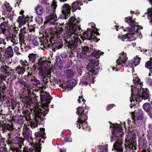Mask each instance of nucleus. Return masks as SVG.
I'll return each mask as SVG.
<instances>
[{
    "label": "nucleus",
    "instance_id": "obj_1",
    "mask_svg": "<svg viewBox=\"0 0 152 152\" xmlns=\"http://www.w3.org/2000/svg\"><path fill=\"white\" fill-rule=\"evenodd\" d=\"M79 20L73 17H71L65 26L58 24L56 28L53 31L52 34L55 35L57 37L63 36L71 51H74L78 47L80 40L77 33L80 32L78 26Z\"/></svg>",
    "mask_w": 152,
    "mask_h": 152
},
{
    "label": "nucleus",
    "instance_id": "obj_2",
    "mask_svg": "<svg viewBox=\"0 0 152 152\" xmlns=\"http://www.w3.org/2000/svg\"><path fill=\"white\" fill-rule=\"evenodd\" d=\"M131 97L130 99L131 103L132 102L134 101L133 96H134L135 99L136 101H138L140 102V99H148L149 97L148 92L147 90H144L143 89L137 88H135L133 86H131ZM134 106H135V104L134 103H132L130 104V107L132 108Z\"/></svg>",
    "mask_w": 152,
    "mask_h": 152
},
{
    "label": "nucleus",
    "instance_id": "obj_3",
    "mask_svg": "<svg viewBox=\"0 0 152 152\" xmlns=\"http://www.w3.org/2000/svg\"><path fill=\"white\" fill-rule=\"evenodd\" d=\"M24 104L25 106L29 108L30 111L28 110H25L23 111V113L25 116V118L27 121H29L31 120V116H32L33 117L34 116V114L32 113V110H34L35 108L38 109L39 110H40V106L39 105H37L36 103L33 102V100L30 99L28 98L26 99L25 100L23 101Z\"/></svg>",
    "mask_w": 152,
    "mask_h": 152
},
{
    "label": "nucleus",
    "instance_id": "obj_4",
    "mask_svg": "<svg viewBox=\"0 0 152 152\" xmlns=\"http://www.w3.org/2000/svg\"><path fill=\"white\" fill-rule=\"evenodd\" d=\"M56 4V2L53 1L51 4H48L46 6V13L48 14H50L46 17V22L48 23L54 24L55 23L57 20V17L56 14L54 13L57 7Z\"/></svg>",
    "mask_w": 152,
    "mask_h": 152
},
{
    "label": "nucleus",
    "instance_id": "obj_5",
    "mask_svg": "<svg viewBox=\"0 0 152 152\" xmlns=\"http://www.w3.org/2000/svg\"><path fill=\"white\" fill-rule=\"evenodd\" d=\"M125 20L131 26L130 27L127 28V29L129 32H132L133 31H134L135 29V26H137V29L136 31H135L134 32L132 33H129V35L131 38L132 39L134 40L137 38H141V34L138 32V30L139 29H142V27H141L140 26H137V23L132 20V18L131 17H129L126 18H125Z\"/></svg>",
    "mask_w": 152,
    "mask_h": 152
},
{
    "label": "nucleus",
    "instance_id": "obj_6",
    "mask_svg": "<svg viewBox=\"0 0 152 152\" xmlns=\"http://www.w3.org/2000/svg\"><path fill=\"white\" fill-rule=\"evenodd\" d=\"M44 111L43 110H39L38 109L35 108L32 111V113L34 114V116L33 117L34 121L31 120V128H34L37 127L38 123L43 120V117L46 116L48 113V110L45 111V113H43Z\"/></svg>",
    "mask_w": 152,
    "mask_h": 152
},
{
    "label": "nucleus",
    "instance_id": "obj_7",
    "mask_svg": "<svg viewBox=\"0 0 152 152\" xmlns=\"http://www.w3.org/2000/svg\"><path fill=\"white\" fill-rule=\"evenodd\" d=\"M120 56L116 60L117 65H125V66L133 67V65L135 66L137 65L140 63V61L138 59H134L132 61H129L126 62L127 58L126 53H123L120 54Z\"/></svg>",
    "mask_w": 152,
    "mask_h": 152
},
{
    "label": "nucleus",
    "instance_id": "obj_8",
    "mask_svg": "<svg viewBox=\"0 0 152 152\" xmlns=\"http://www.w3.org/2000/svg\"><path fill=\"white\" fill-rule=\"evenodd\" d=\"M8 22L4 21L0 25V35L3 34L6 37L7 40L10 39L11 42L15 43V39L11 37L10 29L8 26Z\"/></svg>",
    "mask_w": 152,
    "mask_h": 152
},
{
    "label": "nucleus",
    "instance_id": "obj_9",
    "mask_svg": "<svg viewBox=\"0 0 152 152\" xmlns=\"http://www.w3.org/2000/svg\"><path fill=\"white\" fill-rule=\"evenodd\" d=\"M40 100L42 109L40 108V110H44L43 113H45V111L48 110V105L50 103L52 98L49 94L46 92H42L40 94Z\"/></svg>",
    "mask_w": 152,
    "mask_h": 152
},
{
    "label": "nucleus",
    "instance_id": "obj_10",
    "mask_svg": "<svg viewBox=\"0 0 152 152\" xmlns=\"http://www.w3.org/2000/svg\"><path fill=\"white\" fill-rule=\"evenodd\" d=\"M79 21L78 23V26L79 27L80 29V32L79 33H77V34L79 38V40H80V43L81 42V41L80 39V37L82 39V40L83 41L84 40V38L85 39H87L89 40H91L92 41H96V42L99 41V40L96 38V36L95 35V33L93 32V31H91L90 29H88L87 31L83 33V37H82V36L80 35V33L82 31V29L80 28L79 25Z\"/></svg>",
    "mask_w": 152,
    "mask_h": 152
},
{
    "label": "nucleus",
    "instance_id": "obj_11",
    "mask_svg": "<svg viewBox=\"0 0 152 152\" xmlns=\"http://www.w3.org/2000/svg\"><path fill=\"white\" fill-rule=\"evenodd\" d=\"M51 64V62L49 61L48 60L41 59L37 63L35 64V66L36 69L44 73L50 70V67H49Z\"/></svg>",
    "mask_w": 152,
    "mask_h": 152
},
{
    "label": "nucleus",
    "instance_id": "obj_12",
    "mask_svg": "<svg viewBox=\"0 0 152 152\" xmlns=\"http://www.w3.org/2000/svg\"><path fill=\"white\" fill-rule=\"evenodd\" d=\"M142 112L140 109H138L134 112L132 113L131 117L132 122L139 126L142 124Z\"/></svg>",
    "mask_w": 152,
    "mask_h": 152
},
{
    "label": "nucleus",
    "instance_id": "obj_13",
    "mask_svg": "<svg viewBox=\"0 0 152 152\" xmlns=\"http://www.w3.org/2000/svg\"><path fill=\"white\" fill-rule=\"evenodd\" d=\"M127 138L129 140L127 144L130 151L126 152H135L134 150L137 149V147L136 141L134 140L135 138L134 134L130 132L128 134Z\"/></svg>",
    "mask_w": 152,
    "mask_h": 152
},
{
    "label": "nucleus",
    "instance_id": "obj_14",
    "mask_svg": "<svg viewBox=\"0 0 152 152\" xmlns=\"http://www.w3.org/2000/svg\"><path fill=\"white\" fill-rule=\"evenodd\" d=\"M111 124H112V125L110 126V127L113 126V129L112 131V132L114 136L117 138L122 137H123L124 133L122 131V128L124 127L125 129H126V126H125V123L123 122L122 124H120V127L118 126V127H116L113 124L110 123Z\"/></svg>",
    "mask_w": 152,
    "mask_h": 152
},
{
    "label": "nucleus",
    "instance_id": "obj_15",
    "mask_svg": "<svg viewBox=\"0 0 152 152\" xmlns=\"http://www.w3.org/2000/svg\"><path fill=\"white\" fill-rule=\"evenodd\" d=\"M89 60L90 62L88 63L87 68L91 73L96 74V73H94L95 70L97 68L96 67L98 65V62L93 58L89 59Z\"/></svg>",
    "mask_w": 152,
    "mask_h": 152
},
{
    "label": "nucleus",
    "instance_id": "obj_16",
    "mask_svg": "<svg viewBox=\"0 0 152 152\" xmlns=\"http://www.w3.org/2000/svg\"><path fill=\"white\" fill-rule=\"evenodd\" d=\"M124 145L122 139H116L113 145L114 149H113L112 150L114 152H123Z\"/></svg>",
    "mask_w": 152,
    "mask_h": 152
},
{
    "label": "nucleus",
    "instance_id": "obj_17",
    "mask_svg": "<svg viewBox=\"0 0 152 152\" xmlns=\"http://www.w3.org/2000/svg\"><path fill=\"white\" fill-rule=\"evenodd\" d=\"M84 108L83 107H79L77 109L76 113L79 115L78 118V122L82 121V120H86L87 119V112L84 113Z\"/></svg>",
    "mask_w": 152,
    "mask_h": 152
},
{
    "label": "nucleus",
    "instance_id": "obj_18",
    "mask_svg": "<svg viewBox=\"0 0 152 152\" xmlns=\"http://www.w3.org/2000/svg\"><path fill=\"white\" fill-rule=\"evenodd\" d=\"M94 77L92 73H85L81 80L80 82L85 85H87L89 83H94Z\"/></svg>",
    "mask_w": 152,
    "mask_h": 152
},
{
    "label": "nucleus",
    "instance_id": "obj_19",
    "mask_svg": "<svg viewBox=\"0 0 152 152\" xmlns=\"http://www.w3.org/2000/svg\"><path fill=\"white\" fill-rule=\"evenodd\" d=\"M27 78L26 80L28 81H30L34 83V85L37 86L40 84V82L39 80L36 77H35L31 74L28 73L27 76ZM26 79V78H25Z\"/></svg>",
    "mask_w": 152,
    "mask_h": 152
},
{
    "label": "nucleus",
    "instance_id": "obj_20",
    "mask_svg": "<svg viewBox=\"0 0 152 152\" xmlns=\"http://www.w3.org/2000/svg\"><path fill=\"white\" fill-rule=\"evenodd\" d=\"M86 120H82V121L80 122H78V120L77 121V127L78 128L80 129L81 126L82 129L86 131H89L90 130V128L89 126H88L87 122L86 121Z\"/></svg>",
    "mask_w": 152,
    "mask_h": 152
},
{
    "label": "nucleus",
    "instance_id": "obj_21",
    "mask_svg": "<svg viewBox=\"0 0 152 152\" xmlns=\"http://www.w3.org/2000/svg\"><path fill=\"white\" fill-rule=\"evenodd\" d=\"M70 7L67 4H65L62 7V12L64 14L65 19L67 18L66 16H68V15L70 13Z\"/></svg>",
    "mask_w": 152,
    "mask_h": 152
},
{
    "label": "nucleus",
    "instance_id": "obj_22",
    "mask_svg": "<svg viewBox=\"0 0 152 152\" xmlns=\"http://www.w3.org/2000/svg\"><path fill=\"white\" fill-rule=\"evenodd\" d=\"M5 55L6 57L11 58L14 55L13 49L11 46H10L7 48L5 52Z\"/></svg>",
    "mask_w": 152,
    "mask_h": 152
},
{
    "label": "nucleus",
    "instance_id": "obj_23",
    "mask_svg": "<svg viewBox=\"0 0 152 152\" xmlns=\"http://www.w3.org/2000/svg\"><path fill=\"white\" fill-rule=\"evenodd\" d=\"M39 148L38 147L37 145H34L31 148L29 149L26 148L24 149L23 152H39Z\"/></svg>",
    "mask_w": 152,
    "mask_h": 152
},
{
    "label": "nucleus",
    "instance_id": "obj_24",
    "mask_svg": "<svg viewBox=\"0 0 152 152\" xmlns=\"http://www.w3.org/2000/svg\"><path fill=\"white\" fill-rule=\"evenodd\" d=\"M41 131L35 133V136L36 138H41L40 141L42 138L45 139L44 136L45 135V129L43 128H42L40 129Z\"/></svg>",
    "mask_w": 152,
    "mask_h": 152
},
{
    "label": "nucleus",
    "instance_id": "obj_25",
    "mask_svg": "<svg viewBox=\"0 0 152 152\" xmlns=\"http://www.w3.org/2000/svg\"><path fill=\"white\" fill-rule=\"evenodd\" d=\"M25 69L24 67L20 66H18L15 68L14 73L18 74L19 75H22L25 72Z\"/></svg>",
    "mask_w": 152,
    "mask_h": 152
},
{
    "label": "nucleus",
    "instance_id": "obj_26",
    "mask_svg": "<svg viewBox=\"0 0 152 152\" xmlns=\"http://www.w3.org/2000/svg\"><path fill=\"white\" fill-rule=\"evenodd\" d=\"M64 72L65 75L69 79L72 78L74 76V73L73 71L71 69L65 70Z\"/></svg>",
    "mask_w": 152,
    "mask_h": 152
},
{
    "label": "nucleus",
    "instance_id": "obj_27",
    "mask_svg": "<svg viewBox=\"0 0 152 152\" xmlns=\"http://www.w3.org/2000/svg\"><path fill=\"white\" fill-rule=\"evenodd\" d=\"M147 141L143 138L139 140V146L140 147L142 148H145L147 147Z\"/></svg>",
    "mask_w": 152,
    "mask_h": 152
},
{
    "label": "nucleus",
    "instance_id": "obj_28",
    "mask_svg": "<svg viewBox=\"0 0 152 152\" xmlns=\"http://www.w3.org/2000/svg\"><path fill=\"white\" fill-rule=\"evenodd\" d=\"M81 1L79 0L72 3V9L73 11H75L80 5H81L83 4V3H81Z\"/></svg>",
    "mask_w": 152,
    "mask_h": 152
},
{
    "label": "nucleus",
    "instance_id": "obj_29",
    "mask_svg": "<svg viewBox=\"0 0 152 152\" xmlns=\"http://www.w3.org/2000/svg\"><path fill=\"white\" fill-rule=\"evenodd\" d=\"M28 18H24L23 16H20L18 17V22L19 24L20 25H23L26 23V21H27L28 20Z\"/></svg>",
    "mask_w": 152,
    "mask_h": 152
},
{
    "label": "nucleus",
    "instance_id": "obj_30",
    "mask_svg": "<svg viewBox=\"0 0 152 152\" xmlns=\"http://www.w3.org/2000/svg\"><path fill=\"white\" fill-rule=\"evenodd\" d=\"M29 34H28L27 33L25 32V31L23 29H21L20 30V32L19 34V36H20L23 38L25 39L28 40L30 37V38H31V36H29V37L27 36H28Z\"/></svg>",
    "mask_w": 152,
    "mask_h": 152
},
{
    "label": "nucleus",
    "instance_id": "obj_31",
    "mask_svg": "<svg viewBox=\"0 0 152 152\" xmlns=\"http://www.w3.org/2000/svg\"><path fill=\"white\" fill-rule=\"evenodd\" d=\"M77 81L75 79H72L70 81L67 82V85L68 88H71L74 87L77 84Z\"/></svg>",
    "mask_w": 152,
    "mask_h": 152
},
{
    "label": "nucleus",
    "instance_id": "obj_32",
    "mask_svg": "<svg viewBox=\"0 0 152 152\" xmlns=\"http://www.w3.org/2000/svg\"><path fill=\"white\" fill-rule=\"evenodd\" d=\"M50 72H48L47 73L45 74L46 75H44L43 79V82L46 85L49 82L50 79L49 76L50 75Z\"/></svg>",
    "mask_w": 152,
    "mask_h": 152
},
{
    "label": "nucleus",
    "instance_id": "obj_33",
    "mask_svg": "<svg viewBox=\"0 0 152 152\" xmlns=\"http://www.w3.org/2000/svg\"><path fill=\"white\" fill-rule=\"evenodd\" d=\"M63 43L62 41L61 40L57 39L56 42L55 43H53L52 45L55 46L56 48L57 49H59L62 48L63 46Z\"/></svg>",
    "mask_w": 152,
    "mask_h": 152
},
{
    "label": "nucleus",
    "instance_id": "obj_34",
    "mask_svg": "<svg viewBox=\"0 0 152 152\" xmlns=\"http://www.w3.org/2000/svg\"><path fill=\"white\" fill-rule=\"evenodd\" d=\"M37 56L36 54L34 53L29 54L28 57L29 61L32 63H34L37 58Z\"/></svg>",
    "mask_w": 152,
    "mask_h": 152
},
{
    "label": "nucleus",
    "instance_id": "obj_35",
    "mask_svg": "<svg viewBox=\"0 0 152 152\" xmlns=\"http://www.w3.org/2000/svg\"><path fill=\"white\" fill-rule=\"evenodd\" d=\"M143 108L146 112L148 113H150L152 110L151 105L148 103L144 104L143 105Z\"/></svg>",
    "mask_w": 152,
    "mask_h": 152
},
{
    "label": "nucleus",
    "instance_id": "obj_36",
    "mask_svg": "<svg viewBox=\"0 0 152 152\" xmlns=\"http://www.w3.org/2000/svg\"><path fill=\"white\" fill-rule=\"evenodd\" d=\"M37 14L38 15H41L42 14L44 10L42 6L39 5L37 6L35 9Z\"/></svg>",
    "mask_w": 152,
    "mask_h": 152
},
{
    "label": "nucleus",
    "instance_id": "obj_37",
    "mask_svg": "<svg viewBox=\"0 0 152 152\" xmlns=\"http://www.w3.org/2000/svg\"><path fill=\"white\" fill-rule=\"evenodd\" d=\"M101 54L102 53L100 51L94 50V51L92 53V56L98 58H99Z\"/></svg>",
    "mask_w": 152,
    "mask_h": 152
},
{
    "label": "nucleus",
    "instance_id": "obj_38",
    "mask_svg": "<svg viewBox=\"0 0 152 152\" xmlns=\"http://www.w3.org/2000/svg\"><path fill=\"white\" fill-rule=\"evenodd\" d=\"M41 42L39 38L35 37L32 40V44L34 47L38 45L39 43H41Z\"/></svg>",
    "mask_w": 152,
    "mask_h": 152
},
{
    "label": "nucleus",
    "instance_id": "obj_39",
    "mask_svg": "<svg viewBox=\"0 0 152 152\" xmlns=\"http://www.w3.org/2000/svg\"><path fill=\"white\" fill-rule=\"evenodd\" d=\"M133 83L134 84V85H136L137 86H138L139 88V87H140L141 85V83L140 80L139 79V77H136L135 78H134V79L133 80Z\"/></svg>",
    "mask_w": 152,
    "mask_h": 152
},
{
    "label": "nucleus",
    "instance_id": "obj_40",
    "mask_svg": "<svg viewBox=\"0 0 152 152\" xmlns=\"http://www.w3.org/2000/svg\"><path fill=\"white\" fill-rule=\"evenodd\" d=\"M51 46L50 45L46 43L45 41H42L40 45V48L43 49V48L47 49Z\"/></svg>",
    "mask_w": 152,
    "mask_h": 152
},
{
    "label": "nucleus",
    "instance_id": "obj_41",
    "mask_svg": "<svg viewBox=\"0 0 152 152\" xmlns=\"http://www.w3.org/2000/svg\"><path fill=\"white\" fill-rule=\"evenodd\" d=\"M145 66L148 69H152V58H151L150 61L146 62Z\"/></svg>",
    "mask_w": 152,
    "mask_h": 152
},
{
    "label": "nucleus",
    "instance_id": "obj_42",
    "mask_svg": "<svg viewBox=\"0 0 152 152\" xmlns=\"http://www.w3.org/2000/svg\"><path fill=\"white\" fill-rule=\"evenodd\" d=\"M148 129L147 130V134L148 137H151L152 136V124H149L148 125Z\"/></svg>",
    "mask_w": 152,
    "mask_h": 152
},
{
    "label": "nucleus",
    "instance_id": "obj_43",
    "mask_svg": "<svg viewBox=\"0 0 152 152\" xmlns=\"http://www.w3.org/2000/svg\"><path fill=\"white\" fill-rule=\"evenodd\" d=\"M107 145H105L102 146H100L99 147V149L100 150V152H107Z\"/></svg>",
    "mask_w": 152,
    "mask_h": 152
},
{
    "label": "nucleus",
    "instance_id": "obj_44",
    "mask_svg": "<svg viewBox=\"0 0 152 152\" xmlns=\"http://www.w3.org/2000/svg\"><path fill=\"white\" fill-rule=\"evenodd\" d=\"M77 56L79 58H86L88 55L87 53H86V52H84V51H82L81 53L78 55Z\"/></svg>",
    "mask_w": 152,
    "mask_h": 152
},
{
    "label": "nucleus",
    "instance_id": "obj_45",
    "mask_svg": "<svg viewBox=\"0 0 152 152\" xmlns=\"http://www.w3.org/2000/svg\"><path fill=\"white\" fill-rule=\"evenodd\" d=\"M28 30L29 31V32L30 33H34L35 30V25L34 24L33 25H29V24H28Z\"/></svg>",
    "mask_w": 152,
    "mask_h": 152
},
{
    "label": "nucleus",
    "instance_id": "obj_46",
    "mask_svg": "<svg viewBox=\"0 0 152 152\" xmlns=\"http://www.w3.org/2000/svg\"><path fill=\"white\" fill-rule=\"evenodd\" d=\"M23 135L25 137L28 138L30 135L29 130L27 129H24L23 132Z\"/></svg>",
    "mask_w": 152,
    "mask_h": 152
},
{
    "label": "nucleus",
    "instance_id": "obj_47",
    "mask_svg": "<svg viewBox=\"0 0 152 152\" xmlns=\"http://www.w3.org/2000/svg\"><path fill=\"white\" fill-rule=\"evenodd\" d=\"M149 1L150 4L152 5V0H149ZM148 15L150 16L151 19V22L152 25V8H149L148 10Z\"/></svg>",
    "mask_w": 152,
    "mask_h": 152
},
{
    "label": "nucleus",
    "instance_id": "obj_48",
    "mask_svg": "<svg viewBox=\"0 0 152 152\" xmlns=\"http://www.w3.org/2000/svg\"><path fill=\"white\" fill-rule=\"evenodd\" d=\"M24 87L25 89L27 90L28 92L31 93V91H32V89L31 88V86L27 83H26V84L24 85Z\"/></svg>",
    "mask_w": 152,
    "mask_h": 152
},
{
    "label": "nucleus",
    "instance_id": "obj_49",
    "mask_svg": "<svg viewBox=\"0 0 152 152\" xmlns=\"http://www.w3.org/2000/svg\"><path fill=\"white\" fill-rule=\"evenodd\" d=\"M4 4L7 11L8 12L12 10V8L11 7L9 3L7 2H4Z\"/></svg>",
    "mask_w": 152,
    "mask_h": 152
},
{
    "label": "nucleus",
    "instance_id": "obj_50",
    "mask_svg": "<svg viewBox=\"0 0 152 152\" xmlns=\"http://www.w3.org/2000/svg\"><path fill=\"white\" fill-rule=\"evenodd\" d=\"M20 63L21 65L22 66L21 67H24L25 69L26 66L28 65V63L26 61H23L21 60L20 61Z\"/></svg>",
    "mask_w": 152,
    "mask_h": 152
},
{
    "label": "nucleus",
    "instance_id": "obj_51",
    "mask_svg": "<svg viewBox=\"0 0 152 152\" xmlns=\"http://www.w3.org/2000/svg\"><path fill=\"white\" fill-rule=\"evenodd\" d=\"M35 20L39 24H41L43 22V19L42 18L39 16L36 17Z\"/></svg>",
    "mask_w": 152,
    "mask_h": 152
},
{
    "label": "nucleus",
    "instance_id": "obj_52",
    "mask_svg": "<svg viewBox=\"0 0 152 152\" xmlns=\"http://www.w3.org/2000/svg\"><path fill=\"white\" fill-rule=\"evenodd\" d=\"M4 127L5 128H7V129L11 131L13 129L12 126L8 124H4Z\"/></svg>",
    "mask_w": 152,
    "mask_h": 152
},
{
    "label": "nucleus",
    "instance_id": "obj_53",
    "mask_svg": "<svg viewBox=\"0 0 152 152\" xmlns=\"http://www.w3.org/2000/svg\"><path fill=\"white\" fill-rule=\"evenodd\" d=\"M18 83H19L24 86V85H25V84H26V82L22 80L19 78H18V81L16 83V84L17 85Z\"/></svg>",
    "mask_w": 152,
    "mask_h": 152
},
{
    "label": "nucleus",
    "instance_id": "obj_54",
    "mask_svg": "<svg viewBox=\"0 0 152 152\" xmlns=\"http://www.w3.org/2000/svg\"><path fill=\"white\" fill-rule=\"evenodd\" d=\"M19 48L18 47L15 46L14 48V52L16 53L17 55H20V53L19 51Z\"/></svg>",
    "mask_w": 152,
    "mask_h": 152
},
{
    "label": "nucleus",
    "instance_id": "obj_55",
    "mask_svg": "<svg viewBox=\"0 0 152 152\" xmlns=\"http://www.w3.org/2000/svg\"><path fill=\"white\" fill-rule=\"evenodd\" d=\"M89 50V48L87 46H84L82 48V51H84V52H86L87 53L88 52Z\"/></svg>",
    "mask_w": 152,
    "mask_h": 152
},
{
    "label": "nucleus",
    "instance_id": "obj_56",
    "mask_svg": "<svg viewBox=\"0 0 152 152\" xmlns=\"http://www.w3.org/2000/svg\"><path fill=\"white\" fill-rule=\"evenodd\" d=\"M83 96H79V99L77 100V101L79 103H80L81 100H82V101L83 102V104H84L85 102L86 101V100L84 99H83Z\"/></svg>",
    "mask_w": 152,
    "mask_h": 152
},
{
    "label": "nucleus",
    "instance_id": "obj_57",
    "mask_svg": "<svg viewBox=\"0 0 152 152\" xmlns=\"http://www.w3.org/2000/svg\"><path fill=\"white\" fill-rule=\"evenodd\" d=\"M18 144L21 145L23 144V139L22 138L19 137L18 139Z\"/></svg>",
    "mask_w": 152,
    "mask_h": 152
},
{
    "label": "nucleus",
    "instance_id": "obj_58",
    "mask_svg": "<svg viewBox=\"0 0 152 152\" xmlns=\"http://www.w3.org/2000/svg\"><path fill=\"white\" fill-rule=\"evenodd\" d=\"M60 56L61 58H65L67 56V53L63 52L61 54Z\"/></svg>",
    "mask_w": 152,
    "mask_h": 152
},
{
    "label": "nucleus",
    "instance_id": "obj_59",
    "mask_svg": "<svg viewBox=\"0 0 152 152\" xmlns=\"http://www.w3.org/2000/svg\"><path fill=\"white\" fill-rule=\"evenodd\" d=\"M6 88V87L4 85L0 87V93L1 92H4Z\"/></svg>",
    "mask_w": 152,
    "mask_h": 152
},
{
    "label": "nucleus",
    "instance_id": "obj_60",
    "mask_svg": "<svg viewBox=\"0 0 152 152\" xmlns=\"http://www.w3.org/2000/svg\"><path fill=\"white\" fill-rule=\"evenodd\" d=\"M12 108V109H14L15 107L17 106V104L16 102H11Z\"/></svg>",
    "mask_w": 152,
    "mask_h": 152
},
{
    "label": "nucleus",
    "instance_id": "obj_61",
    "mask_svg": "<svg viewBox=\"0 0 152 152\" xmlns=\"http://www.w3.org/2000/svg\"><path fill=\"white\" fill-rule=\"evenodd\" d=\"M5 77L4 76L0 75V84L2 83V81L5 80Z\"/></svg>",
    "mask_w": 152,
    "mask_h": 152
},
{
    "label": "nucleus",
    "instance_id": "obj_62",
    "mask_svg": "<svg viewBox=\"0 0 152 152\" xmlns=\"http://www.w3.org/2000/svg\"><path fill=\"white\" fill-rule=\"evenodd\" d=\"M0 152H8L7 148L5 147L0 148Z\"/></svg>",
    "mask_w": 152,
    "mask_h": 152
},
{
    "label": "nucleus",
    "instance_id": "obj_63",
    "mask_svg": "<svg viewBox=\"0 0 152 152\" xmlns=\"http://www.w3.org/2000/svg\"><path fill=\"white\" fill-rule=\"evenodd\" d=\"M64 140L66 142H71L72 141V139L69 137H66L64 138Z\"/></svg>",
    "mask_w": 152,
    "mask_h": 152
},
{
    "label": "nucleus",
    "instance_id": "obj_64",
    "mask_svg": "<svg viewBox=\"0 0 152 152\" xmlns=\"http://www.w3.org/2000/svg\"><path fill=\"white\" fill-rule=\"evenodd\" d=\"M147 81L149 85H152V79L148 77L147 79Z\"/></svg>",
    "mask_w": 152,
    "mask_h": 152
}]
</instances>
